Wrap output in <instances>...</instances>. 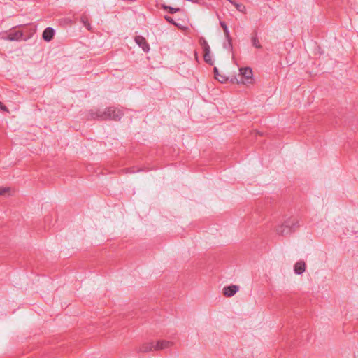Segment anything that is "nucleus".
<instances>
[{"label": "nucleus", "instance_id": "17", "mask_svg": "<svg viewBox=\"0 0 358 358\" xmlns=\"http://www.w3.org/2000/svg\"><path fill=\"white\" fill-rule=\"evenodd\" d=\"M252 43H253V45H254V46H255L256 48H259L261 47V45H260V44H259V41H257V39H256V38H254V39L252 40Z\"/></svg>", "mask_w": 358, "mask_h": 358}, {"label": "nucleus", "instance_id": "5", "mask_svg": "<svg viewBox=\"0 0 358 358\" xmlns=\"http://www.w3.org/2000/svg\"><path fill=\"white\" fill-rule=\"evenodd\" d=\"M214 74L215 78L221 83H225L229 79L227 73L224 71H219L217 67L214 68Z\"/></svg>", "mask_w": 358, "mask_h": 358}, {"label": "nucleus", "instance_id": "16", "mask_svg": "<svg viewBox=\"0 0 358 358\" xmlns=\"http://www.w3.org/2000/svg\"><path fill=\"white\" fill-rule=\"evenodd\" d=\"M163 8L164 9H169V12L171 13H176V12L179 10V8H174L169 7V6H163Z\"/></svg>", "mask_w": 358, "mask_h": 358}, {"label": "nucleus", "instance_id": "19", "mask_svg": "<svg viewBox=\"0 0 358 358\" xmlns=\"http://www.w3.org/2000/svg\"><path fill=\"white\" fill-rule=\"evenodd\" d=\"M165 19H166L168 22H171V23H172V24H175V25L176 24V23L173 20V19H172L171 17H169V16H166V17H165Z\"/></svg>", "mask_w": 358, "mask_h": 358}, {"label": "nucleus", "instance_id": "3", "mask_svg": "<svg viewBox=\"0 0 358 358\" xmlns=\"http://www.w3.org/2000/svg\"><path fill=\"white\" fill-rule=\"evenodd\" d=\"M122 112L119 109L108 108L101 115L103 118H110L113 120H119L122 117Z\"/></svg>", "mask_w": 358, "mask_h": 358}, {"label": "nucleus", "instance_id": "10", "mask_svg": "<svg viewBox=\"0 0 358 358\" xmlns=\"http://www.w3.org/2000/svg\"><path fill=\"white\" fill-rule=\"evenodd\" d=\"M22 36V31H12L7 34L6 36H3V38L8 41H18L20 40Z\"/></svg>", "mask_w": 358, "mask_h": 358}, {"label": "nucleus", "instance_id": "8", "mask_svg": "<svg viewBox=\"0 0 358 358\" xmlns=\"http://www.w3.org/2000/svg\"><path fill=\"white\" fill-rule=\"evenodd\" d=\"M306 269V264L303 260L296 262L294 266V271L296 275L302 274Z\"/></svg>", "mask_w": 358, "mask_h": 358}, {"label": "nucleus", "instance_id": "6", "mask_svg": "<svg viewBox=\"0 0 358 358\" xmlns=\"http://www.w3.org/2000/svg\"><path fill=\"white\" fill-rule=\"evenodd\" d=\"M173 343L166 340L155 341V351L162 350L166 348H170Z\"/></svg>", "mask_w": 358, "mask_h": 358}, {"label": "nucleus", "instance_id": "13", "mask_svg": "<svg viewBox=\"0 0 358 358\" xmlns=\"http://www.w3.org/2000/svg\"><path fill=\"white\" fill-rule=\"evenodd\" d=\"M81 22L83 23L84 26L88 30H91L92 29V27H91L90 24L89 23V22L87 21V20L85 17H82Z\"/></svg>", "mask_w": 358, "mask_h": 358}, {"label": "nucleus", "instance_id": "4", "mask_svg": "<svg viewBox=\"0 0 358 358\" xmlns=\"http://www.w3.org/2000/svg\"><path fill=\"white\" fill-rule=\"evenodd\" d=\"M138 351L143 353L155 351V341L144 342L139 345Z\"/></svg>", "mask_w": 358, "mask_h": 358}, {"label": "nucleus", "instance_id": "21", "mask_svg": "<svg viewBox=\"0 0 358 358\" xmlns=\"http://www.w3.org/2000/svg\"><path fill=\"white\" fill-rule=\"evenodd\" d=\"M176 26H177L178 28H180L182 30H186L187 28L183 27L182 26H180L176 23Z\"/></svg>", "mask_w": 358, "mask_h": 358}, {"label": "nucleus", "instance_id": "15", "mask_svg": "<svg viewBox=\"0 0 358 358\" xmlns=\"http://www.w3.org/2000/svg\"><path fill=\"white\" fill-rule=\"evenodd\" d=\"M234 5L235 6L236 8L238 10H239V11H241V12H243V13H244V12H245V7H244L243 5H241V4H238V3H234Z\"/></svg>", "mask_w": 358, "mask_h": 358}, {"label": "nucleus", "instance_id": "9", "mask_svg": "<svg viewBox=\"0 0 358 358\" xmlns=\"http://www.w3.org/2000/svg\"><path fill=\"white\" fill-rule=\"evenodd\" d=\"M203 51H204V60L206 62L208 63L209 64L213 65V61L212 59V56L210 53V48L208 43H205V46L203 47Z\"/></svg>", "mask_w": 358, "mask_h": 358}, {"label": "nucleus", "instance_id": "7", "mask_svg": "<svg viewBox=\"0 0 358 358\" xmlns=\"http://www.w3.org/2000/svg\"><path fill=\"white\" fill-rule=\"evenodd\" d=\"M239 289L237 285H230L225 287L222 289V293L226 297H231L234 296Z\"/></svg>", "mask_w": 358, "mask_h": 358}, {"label": "nucleus", "instance_id": "22", "mask_svg": "<svg viewBox=\"0 0 358 358\" xmlns=\"http://www.w3.org/2000/svg\"><path fill=\"white\" fill-rule=\"evenodd\" d=\"M205 43H207V42L203 39V42L201 43L203 48L205 46Z\"/></svg>", "mask_w": 358, "mask_h": 358}, {"label": "nucleus", "instance_id": "1", "mask_svg": "<svg viewBox=\"0 0 358 358\" xmlns=\"http://www.w3.org/2000/svg\"><path fill=\"white\" fill-rule=\"evenodd\" d=\"M239 76L240 80L236 79L235 81L232 80L233 83L237 84H241L246 87L253 85L255 83L253 72L250 67H241L239 69Z\"/></svg>", "mask_w": 358, "mask_h": 358}, {"label": "nucleus", "instance_id": "20", "mask_svg": "<svg viewBox=\"0 0 358 358\" xmlns=\"http://www.w3.org/2000/svg\"><path fill=\"white\" fill-rule=\"evenodd\" d=\"M0 108L4 111L8 112V108L1 102H0Z\"/></svg>", "mask_w": 358, "mask_h": 358}, {"label": "nucleus", "instance_id": "14", "mask_svg": "<svg viewBox=\"0 0 358 358\" xmlns=\"http://www.w3.org/2000/svg\"><path fill=\"white\" fill-rule=\"evenodd\" d=\"M10 189L9 187H0V195H5L10 193Z\"/></svg>", "mask_w": 358, "mask_h": 358}, {"label": "nucleus", "instance_id": "11", "mask_svg": "<svg viewBox=\"0 0 358 358\" xmlns=\"http://www.w3.org/2000/svg\"><path fill=\"white\" fill-rule=\"evenodd\" d=\"M135 41L136 43L142 48V49L145 51V52H148L150 50V46L146 42V40L145 39V38L141 36H138L135 38Z\"/></svg>", "mask_w": 358, "mask_h": 358}, {"label": "nucleus", "instance_id": "18", "mask_svg": "<svg viewBox=\"0 0 358 358\" xmlns=\"http://www.w3.org/2000/svg\"><path fill=\"white\" fill-rule=\"evenodd\" d=\"M221 25H222V27L224 29V31L225 34L227 36H228L229 35V31H228V29H227V27L226 24H224V23H221Z\"/></svg>", "mask_w": 358, "mask_h": 358}, {"label": "nucleus", "instance_id": "12", "mask_svg": "<svg viewBox=\"0 0 358 358\" xmlns=\"http://www.w3.org/2000/svg\"><path fill=\"white\" fill-rule=\"evenodd\" d=\"M54 36V30L51 28H47L44 30L43 33V38L46 41H50L52 40Z\"/></svg>", "mask_w": 358, "mask_h": 358}, {"label": "nucleus", "instance_id": "2", "mask_svg": "<svg viewBox=\"0 0 358 358\" xmlns=\"http://www.w3.org/2000/svg\"><path fill=\"white\" fill-rule=\"evenodd\" d=\"M299 227V220L296 218L289 217L276 227V232L284 236L294 231Z\"/></svg>", "mask_w": 358, "mask_h": 358}]
</instances>
